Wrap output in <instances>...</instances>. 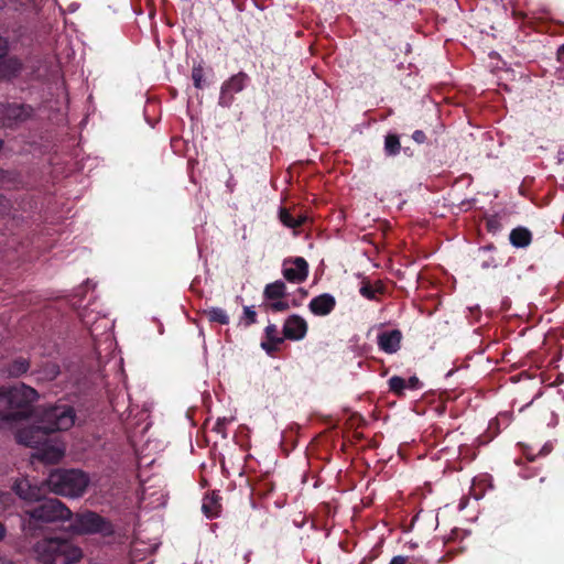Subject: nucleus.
Returning a JSON list of instances; mask_svg holds the SVG:
<instances>
[{
    "label": "nucleus",
    "instance_id": "30",
    "mask_svg": "<svg viewBox=\"0 0 564 564\" xmlns=\"http://www.w3.org/2000/svg\"><path fill=\"white\" fill-rule=\"evenodd\" d=\"M422 388V382L416 376H412L406 381V389L419 390Z\"/></svg>",
    "mask_w": 564,
    "mask_h": 564
},
{
    "label": "nucleus",
    "instance_id": "27",
    "mask_svg": "<svg viewBox=\"0 0 564 564\" xmlns=\"http://www.w3.org/2000/svg\"><path fill=\"white\" fill-rule=\"evenodd\" d=\"M486 227L488 231L497 232L500 230L501 224L497 216H491L490 218L487 219Z\"/></svg>",
    "mask_w": 564,
    "mask_h": 564
},
{
    "label": "nucleus",
    "instance_id": "36",
    "mask_svg": "<svg viewBox=\"0 0 564 564\" xmlns=\"http://www.w3.org/2000/svg\"><path fill=\"white\" fill-rule=\"evenodd\" d=\"M6 535V528L4 525L0 522V541L4 538Z\"/></svg>",
    "mask_w": 564,
    "mask_h": 564
},
{
    "label": "nucleus",
    "instance_id": "12",
    "mask_svg": "<svg viewBox=\"0 0 564 564\" xmlns=\"http://www.w3.org/2000/svg\"><path fill=\"white\" fill-rule=\"evenodd\" d=\"M402 333L399 329L381 332L378 334V346L386 354H394L400 349Z\"/></svg>",
    "mask_w": 564,
    "mask_h": 564
},
{
    "label": "nucleus",
    "instance_id": "29",
    "mask_svg": "<svg viewBox=\"0 0 564 564\" xmlns=\"http://www.w3.org/2000/svg\"><path fill=\"white\" fill-rule=\"evenodd\" d=\"M401 151V143H384V153L387 156H394Z\"/></svg>",
    "mask_w": 564,
    "mask_h": 564
},
{
    "label": "nucleus",
    "instance_id": "4",
    "mask_svg": "<svg viewBox=\"0 0 564 564\" xmlns=\"http://www.w3.org/2000/svg\"><path fill=\"white\" fill-rule=\"evenodd\" d=\"M34 553L43 564H74L83 557V552L77 545L62 538H45L37 541Z\"/></svg>",
    "mask_w": 564,
    "mask_h": 564
},
{
    "label": "nucleus",
    "instance_id": "9",
    "mask_svg": "<svg viewBox=\"0 0 564 564\" xmlns=\"http://www.w3.org/2000/svg\"><path fill=\"white\" fill-rule=\"evenodd\" d=\"M307 323L300 315L289 316L283 325V336L290 340H301L306 336Z\"/></svg>",
    "mask_w": 564,
    "mask_h": 564
},
{
    "label": "nucleus",
    "instance_id": "13",
    "mask_svg": "<svg viewBox=\"0 0 564 564\" xmlns=\"http://www.w3.org/2000/svg\"><path fill=\"white\" fill-rule=\"evenodd\" d=\"M2 115L9 124L23 122L32 116V108L20 104H11L3 107Z\"/></svg>",
    "mask_w": 564,
    "mask_h": 564
},
{
    "label": "nucleus",
    "instance_id": "3",
    "mask_svg": "<svg viewBox=\"0 0 564 564\" xmlns=\"http://www.w3.org/2000/svg\"><path fill=\"white\" fill-rule=\"evenodd\" d=\"M37 391L24 383L14 387H0V422L17 423L34 413Z\"/></svg>",
    "mask_w": 564,
    "mask_h": 564
},
{
    "label": "nucleus",
    "instance_id": "7",
    "mask_svg": "<svg viewBox=\"0 0 564 564\" xmlns=\"http://www.w3.org/2000/svg\"><path fill=\"white\" fill-rule=\"evenodd\" d=\"M8 41L0 36V79L15 77L22 70V63L13 56H8Z\"/></svg>",
    "mask_w": 564,
    "mask_h": 564
},
{
    "label": "nucleus",
    "instance_id": "22",
    "mask_svg": "<svg viewBox=\"0 0 564 564\" xmlns=\"http://www.w3.org/2000/svg\"><path fill=\"white\" fill-rule=\"evenodd\" d=\"M263 307L267 312L278 313L288 311L290 305L289 302L284 300V297H280L279 300H271L265 302Z\"/></svg>",
    "mask_w": 564,
    "mask_h": 564
},
{
    "label": "nucleus",
    "instance_id": "26",
    "mask_svg": "<svg viewBox=\"0 0 564 564\" xmlns=\"http://www.w3.org/2000/svg\"><path fill=\"white\" fill-rule=\"evenodd\" d=\"M203 76H204L203 67L195 66L192 70V78L194 80V85L196 88H202Z\"/></svg>",
    "mask_w": 564,
    "mask_h": 564
},
{
    "label": "nucleus",
    "instance_id": "18",
    "mask_svg": "<svg viewBox=\"0 0 564 564\" xmlns=\"http://www.w3.org/2000/svg\"><path fill=\"white\" fill-rule=\"evenodd\" d=\"M383 292L384 286L381 281H377L375 285H372L367 279L361 281L359 293L362 297L370 301H377V293L382 294Z\"/></svg>",
    "mask_w": 564,
    "mask_h": 564
},
{
    "label": "nucleus",
    "instance_id": "34",
    "mask_svg": "<svg viewBox=\"0 0 564 564\" xmlns=\"http://www.w3.org/2000/svg\"><path fill=\"white\" fill-rule=\"evenodd\" d=\"M412 138L414 141H420L421 139H423L425 137L422 131L417 130L413 133Z\"/></svg>",
    "mask_w": 564,
    "mask_h": 564
},
{
    "label": "nucleus",
    "instance_id": "15",
    "mask_svg": "<svg viewBox=\"0 0 564 564\" xmlns=\"http://www.w3.org/2000/svg\"><path fill=\"white\" fill-rule=\"evenodd\" d=\"M30 367V359L19 356L3 365L0 371L7 378L17 379L25 375L29 371Z\"/></svg>",
    "mask_w": 564,
    "mask_h": 564
},
{
    "label": "nucleus",
    "instance_id": "8",
    "mask_svg": "<svg viewBox=\"0 0 564 564\" xmlns=\"http://www.w3.org/2000/svg\"><path fill=\"white\" fill-rule=\"evenodd\" d=\"M282 274L284 279L291 283H302L308 275V263L302 257L293 260H285L283 263Z\"/></svg>",
    "mask_w": 564,
    "mask_h": 564
},
{
    "label": "nucleus",
    "instance_id": "38",
    "mask_svg": "<svg viewBox=\"0 0 564 564\" xmlns=\"http://www.w3.org/2000/svg\"><path fill=\"white\" fill-rule=\"evenodd\" d=\"M62 456V453L59 451H54V457H61Z\"/></svg>",
    "mask_w": 564,
    "mask_h": 564
},
{
    "label": "nucleus",
    "instance_id": "40",
    "mask_svg": "<svg viewBox=\"0 0 564 564\" xmlns=\"http://www.w3.org/2000/svg\"><path fill=\"white\" fill-rule=\"evenodd\" d=\"M494 424H497V421H490L489 422V429H491Z\"/></svg>",
    "mask_w": 564,
    "mask_h": 564
},
{
    "label": "nucleus",
    "instance_id": "44",
    "mask_svg": "<svg viewBox=\"0 0 564 564\" xmlns=\"http://www.w3.org/2000/svg\"><path fill=\"white\" fill-rule=\"evenodd\" d=\"M409 150H410L409 148H405L403 151L405 154L411 155V153H408Z\"/></svg>",
    "mask_w": 564,
    "mask_h": 564
},
{
    "label": "nucleus",
    "instance_id": "37",
    "mask_svg": "<svg viewBox=\"0 0 564 564\" xmlns=\"http://www.w3.org/2000/svg\"><path fill=\"white\" fill-rule=\"evenodd\" d=\"M558 162H564V150L563 149H561L558 151Z\"/></svg>",
    "mask_w": 564,
    "mask_h": 564
},
{
    "label": "nucleus",
    "instance_id": "39",
    "mask_svg": "<svg viewBox=\"0 0 564 564\" xmlns=\"http://www.w3.org/2000/svg\"><path fill=\"white\" fill-rule=\"evenodd\" d=\"M560 54H561L562 56H564V44H563V45L561 46V48H560Z\"/></svg>",
    "mask_w": 564,
    "mask_h": 564
},
{
    "label": "nucleus",
    "instance_id": "41",
    "mask_svg": "<svg viewBox=\"0 0 564 564\" xmlns=\"http://www.w3.org/2000/svg\"><path fill=\"white\" fill-rule=\"evenodd\" d=\"M171 145H172L173 152H176V149H175L174 142H171Z\"/></svg>",
    "mask_w": 564,
    "mask_h": 564
},
{
    "label": "nucleus",
    "instance_id": "25",
    "mask_svg": "<svg viewBox=\"0 0 564 564\" xmlns=\"http://www.w3.org/2000/svg\"><path fill=\"white\" fill-rule=\"evenodd\" d=\"M279 218L285 227L294 228L295 217L286 208L280 209Z\"/></svg>",
    "mask_w": 564,
    "mask_h": 564
},
{
    "label": "nucleus",
    "instance_id": "14",
    "mask_svg": "<svg viewBox=\"0 0 564 564\" xmlns=\"http://www.w3.org/2000/svg\"><path fill=\"white\" fill-rule=\"evenodd\" d=\"M284 341V336L279 335L276 325L269 324L264 329V340L261 341V348L269 355L274 356L280 350Z\"/></svg>",
    "mask_w": 564,
    "mask_h": 564
},
{
    "label": "nucleus",
    "instance_id": "28",
    "mask_svg": "<svg viewBox=\"0 0 564 564\" xmlns=\"http://www.w3.org/2000/svg\"><path fill=\"white\" fill-rule=\"evenodd\" d=\"M228 421L226 417L218 419L213 426V431L220 434L223 437H226V425Z\"/></svg>",
    "mask_w": 564,
    "mask_h": 564
},
{
    "label": "nucleus",
    "instance_id": "6",
    "mask_svg": "<svg viewBox=\"0 0 564 564\" xmlns=\"http://www.w3.org/2000/svg\"><path fill=\"white\" fill-rule=\"evenodd\" d=\"M73 522L70 523V528L77 533H99L104 536H111L115 534L113 524L101 517L97 512L94 511H85L82 513H77Z\"/></svg>",
    "mask_w": 564,
    "mask_h": 564
},
{
    "label": "nucleus",
    "instance_id": "11",
    "mask_svg": "<svg viewBox=\"0 0 564 564\" xmlns=\"http://www.w3.org/2000/svg\"><path fill=\"white\" fill-rule=\"evenodd\" d=\"M336 306V299L329 293H323L311 300L310 311L316 316H326L330 314Z\"/></svg>",
    "mask_w": 564,
    "mask_h": 564
},
{
    "label": "nucleus",
    "instance_id": "31",
    "mask_svg": "<svg viewBox=\"0 0 564 564\" xmlns=\"http://www.w3.org/2000/svg\"><path fill=\"white\" fill-rule=\"evenodd\" d=\"M411 561V557L403 556V555H397L393 556L389 564H409Z\"/></svg>",
    "mask_w": 564,
    "mask_h": 564
},
{
    "label": "nucleus",
    "instance_id": "10",
    "mask_svg": "<svg viewBox=\"0 0 564 564\" xmlns=\"http://www.w3.org/2000/svg\"><path fill=\"white\" fill-rule=\"evenodd\" d=\"M246 80L247 75L245 73H238L224 83L221 86L219 104L221 106H228L231 101L232 94L241 91L245 87Z\"/></svg>",
    "mask_w": 564,
    "mask_h": 564
},
{
    "label": "nucleus",
    "instance_id": "19",
    "mask_svg": "<svg viewBox=\"0 0 564 564\" xmlns=\"http://www.w3.org/2000/svg\"><path fill=\"white\" fill-rule=\"evenodd\" d=\"M285 295L286 285L281 280L267 284L263 290V297L267 302L271 300H279L280 297H285Z\"/></svg>",
    "mask_w": 564,
    "mask_h": 564
},
{
    "label": "nucleus",
    "instance_id": "43",
    "mask_svg": "<svg viewBox=\"0 0 564 564\" xmlns=\"http://www.w3.org/2000/svg\"><path fill=\"white\" fill-rule=\"evenodd\" d=\"M171 145H172L173 152H176V149H175L174 142H171Z\"/></svg>",
    "mask_w": 564,
    "mask_h": 564
},
{
    "label": "nucleus",
    "instance_id": "21",
    "mask_svg": "<svg viewBox=\"0 0 564 564\" xmlns=\"http://www.w3.org/2000/svg\"><path fill=\"white\" fill-rule=\"evenodd\" d=\"M388 386L389 390L400 398L404 395V391L406 389V380L399 376H392L388 380Z\"/></svg>",
    "mask_w": 564,
    "mask_h": 564
},
{
    "label": "nucleus",
    "instance_id": "23",
    "mask_svg": "<svg viewBox=\"0 0 564 564\" xmlns=\"http://www.w3.org/2000/svg\"><path fill=\"white\" fill-rule=\"evenodd\" d=\"M43 379L54 380L61 373L59 366L56 362H46L42 369Z\"/></svg>",
    "mask_w": 564,
    "mask_h": 564
},
{
    "label": "nucleus",
    "instance_id": "1",
    "mask_svg": "<svg viewBox=\"0 0 564 564\" xmlns=\"http://www.w3.org/2000/svg\"><path fill=\"white\" fill-rule=\"evenodd\" d=\"M13 489L23 500L35 505L24 511L22 529L25 535H39L46 524L72 520V511L56 498H44L45 488L29 479L17 480Z\"/></svg>",
    "mask_w": 564,
    "mask_h": 564
},
{
    "label": "nucleus",
    "instance_id": "42",
    "mask_svg": "<svg viewBox=\"0 0 564 564\" xmlns=\"http://www.w3.org/2000/svg\"><path fill=\"white\" fill-rule=\"evenodd\" d=\"M171 145H172L173 152H176V149H175L174 142H171Z\"/></svg>",
    "mask_w": 564,
    "mask_h": 564
},
{
    "label": "nucleus",
    "instance_id": "32",
    "mask_svg": "<svg viewBox=\"0 0 564 564\" xmlns=\"http://www.w3.org/2000/svg\"><path fill=\"white\" fill-rule=\"evenodd\" d=\"M307 221V216L299 215L295 217L294 229L303 226Z\"/></svg>",
    "mask_w": 564,
    "mask_h": 564
},
{
    "label": "nucleus",
    "instance_id": "24",
    "mask_svg": "<svg viewBox=\"0 0 564 564\" xmlns=\"http://www.w3.org/2000/svg\"><path fill=\"white\" fill-rule=\"evenodd\" d=\"M241 323L249 327L252 324L257 323V313L253 310L252 306H245L243 307V316L241 317Z\"/></svg>",
    "mask_w": 564,
    "mask_h": 564
},
{
    "label": "nucleus",
    "instance_id": "5",
    "mask_svg": "<svg viewBox=\"0 0 564 564\" xmlns=\"http://www.w3.org/2000/svg\"><path fill=\"white\" fill-rule=\"evenodd\" d=\"M88 484V476L79 469H56L50 473L42 486L56 495L79 497L86 491Z\"/></svg>",
    "mask_w": 564,
    "mask_h": 564
},
{
    "label": "nucleus",
    "instance_id": "33",
    "mask_svg": "<svg viewBox=\"0 0 564 564\" xmlns=\"http://www.w3.org/2000/svg\"><path fill=\"white\" fill-rule=\"evenodd\" d=\"M409 564H429V562L422 557L412 556Z\"/></svg>",
    "mask_w": 564,
    "mask_h": 564
},
{
    "label": "nucleus",
    "instance_id": "2",
    "mask_svg": "<svg viewBox=\"0 0 564 564\" xmlns=\"http://www.w3.org/2000/svg\"><path fill=\"white\" fill-rule=\"evenodd\" d=\"M75 410L69 404L43 408L35 424L19 433V442L29 447H37L50 434L69 430L75 423Z\"/></svg>",
    "mask_w": 564,
    "mask_h": 564
},
{
    "label": "nucleus",
    "instance_id": "35",
    "mask_svg": "<svg viewBox=\"0 0 564 564\" xmlns=\"http://www.w3.org/2000/svg\"><path fill=\"white\" fill-rule=\"evenodd\" d=\"M384 141H389V142H392V141H399V137L397 134H388L386 137V140Z\"/></svg>",
    "mask_w": 564,
    "mask_h": 564
},
{
    "label": "nucleus",
    "instance_id": "17",
    "mask_svg": "<svg viewBox=\"0 0 564 564\" xmlns=\"http://www.w3.org/2000/svg\"><path fill=\"white\" fill-rule=\"evenodd\" d=\"M509 239L513 247L525 248L532 241V234L524 227H517L511 230Z\"/></svg>",
    "mask_w": 564,
    "mask_h": 564
},
{
    "label": "nucleus",
    "instance_id": "20",
    "mask_svg": "<svg viewBox=\"0 0 564 564\" xmlns=\"http://www.w3.org/2000/svg\"><path fill=\"white\" fill-rule=\"evenodd\" d=\"M205 315L212 323H218L220 325L229 324V316L227 315L226 311L220 307H210L209 310L205 311Z\"/></svg>",
    "mask_w": 564,
    "mask_h": 564
},
{
    "label": "nucleus",
    "instance_id": "16",
    "mask_svg": "<svg viewBox=\"0 0 564 564\" xmlns=\"http://www.w3.org/2000/svg\"><path fill=\"white\" fill-rule=\"evenodd\" d=\"M202 510L207 518L213 519L218 517L221 511L220 497L215 492L205 496Z\"/></svg>",
    "mask_w": 564,
    "mask_h": 564
}]
</instances>
